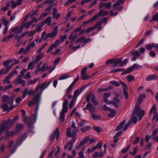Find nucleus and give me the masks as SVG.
<instances>
[{
    "label": "nucleus",
    "mask_w": 158,
    "mask_h": 158,
    "mask_svg": "<svg viewBox=\"0 0 158 158\" xmlns=\"http://www.w3.org/2000/svg\"><path fill=\"white\" fill-rule=\"evenodd\" d=\"M9 97L6 95H3L2 98V100L3 102H6L9 101Z\"/></svg>",
    "instance_id": "a19ab883"
},
{
    "label": "nucleus",
    "mask_w": 158,
    "mask_h": 158,
    "mask_svg": "<svg viewBox=\"0 0 158 158\" xmlns=\"http://www.w3.org/2000/svg\"><path fill=\"white\" fill-rule=\"evenodd\" d=\"M0 107L3 109L4 111L7 112L10 111L14 108V107L12 106H10V107H9L8 103L3 104Z\"/></svg>",
    "instance_id": "f8f14e48"
},
{
    "label": "nucleus",
    "mask_w": 158,
    "mask_h": 158,
    "mask_svg": "<svg viewBox=\"0 0 158 158\" xmlns=\"http://www.w3.org/2000/svg\"><path fill=\"white\" fill-rule=\"evenodd\" d=\"M134 79V77L131 75L127 76V79L128 82H130L133 80Z\"/></svg>",
    "instance_id": "680f3d73"
},
{
    "label": "nucleus",
    "mask_w": 158,
    "mask_h": 158,
    "mask_svg": "<svg viewBox=\"0 0 158 158\" xmlns=\"http://www.w3.org/2000/svg\"><path fill=\"white\" fill-rule=\"evenodd\" d=\"M77 139V137L76 136L73 137L71 139L70 141L68 142V145H73V143Z\"/></svg>",
    "instance_id": "de8ad7c7"
},
{
    "label": "nucleus",
    "mask_w": 158,
    "mask_h": 158,
    "mask_svg": "<svg viewBox=\"0 0 158 158\" xmlns=\"http://www.w3.org/2000/svg\"><path fill=\"white\" fill-rule=\"evenodd\" d=\"M23 30V27L22 26L14 27L12 28L10 32L11 34L9 35L4 37L2 40V41L4 42L5 41H9L10 39L14 36V35L11 34L12 33H14L15 34H19L21 33Z\"/></svg>",
    "instance_id": "7ed1b4c3"
},
{
    "label": "nucleus",
    "mask_w": 158,
    "mask_h": 158,
    "mask_svg": "<svg viewBox=\"0 0 158 158\" xmlns=\"http://www.w3.org/2000/svg\"><path fill=\"white\" fill-rule=\"evenodd\" d=\"M36 64L34 61H32L28 65V68L27 69V70H28L29 69H33L35 65V64Z\"/></svg>",
    "instance_id": "412c9836"
},
{
    "label": "nucleus",
    "mask_w": 158,
    "mask_h": 158,
    "mask_svg": "<svg viewBox=\"0 0 158 158\" xmlns=\"http://www.w3.org/2000/svg\"><path fill=\"white\" fill-rule=\"evenodd\" d=\"M124 2V0H119L117 2L115 3H114L113 6L114 8H115L119 6L121 4L123 3Z\"/></svg>",
    "instance_id": "a878e982"
},
{
    "label": "nucleus",
    "mask_w": 158,
    "mask_h": 158,
    "mask_svg": "<svg viewBox=\"0 0 158 158\" xmlns=\"http://www.w3.org/2000/svg\"><path fill=\"white\" fill-rule=\"evenodd\" d=\"M142 67V66L138 65L137 64H135L133 65L130 68L127 69V70L125 71V72L123 73V74H126L131 73L132 71L134 70L135 68L139 69Z\"/></svg>",
    "instance_id": "6e6552de"
},
{
    "label": "nucleus",
    "mask_w": 158,
    "mask_h": 158,
    "mask_svg": "<svg viewBox=\"0 0 158 158\" xmlns=\"http://www.w3.org/2000/svg\"><path fill=\"white\" fill-rule=\"evenodd\" d=\"M100 12L99 16H101L102 17H104L106 15L108 14V12L107 11H105L103 9H101L98 13H99Z\"/></svg>",
    "instance_id": "bb28decb"
},
{
    "label": "nucleus",
    "mask_w": 158,
    "mask_h": 158,
    "mask_svg": "<svg viewBox=\"0 0 158 158\" xmlns=\"http://www.w3.org/2000/svg\"><path fill=\"white\" fill-rule=\"evenodd\" d=\"M120 103L119 99L116 98H114L113 100L111 101L110 104L113 105L115 107L118 108Z\"/></svg>",
    "instance_id": "4468645a"
},
{
    "label": "nucleus",
    "mask_w": 158,
    "mask_h": 158,
    "mask_svg": "<svg viewBox=\"0 0 158 158\" xmlns=\"http://www.w3.org/2000/svg\"><path fill=\"white\" fill-rule=\"evenodd\" d=\"M68 111V107H63L62 110V111L60 113L62 114H65Z\"/></svg>",
    "instance_id": "e2e57ef3"
},
{
    "label": "nucleus",
    "mask_w": 158,
    "mask_h": 158,
    "mask_svg": "<svg viewBox=\"0 0 158 158\" xmlns=\"http://www.w3.org/2000/svg\"><path fill=\"white\" fill-rule=\"evenodd\" d=\"M60 14L57 13V10L56 8L54 7L53 9V12L52 13V16L53 19H56L58 20L60 16Z\"/></svg>",
    "instance_id": "ddd939ff"
},
{
    "label": "nucleus",
    "mask_w": 158,
    "mask_h": 158,
    "mask_svg": "<svg viewBox=\"0 0 158 158\" xmlns=\"http://www.w3.org/2000/svg\"><path fill=\"white\" fill-rule=\"evenodd\" d=\"M158 77L154 74H150L146 78L147 81H151L156 80L157 79Z\"/></svg>",
    "instance_id": "f3484780"
},
{
    "label": "nucleus",
    "mask_w": 158,
    "mask_h": 158,
    "mask_svg": "<svg viewBox=\"0 0 158 158\" xmlns=\"http://www.w3.org/2000/svg\"><path fill=\"white\" fill-rule=\"evenodd\" d=\"M52 19V18L51 17H48L42 22V24L44 25L45 23H47L48 26H49L51 24Z\"/></svg>",
    "instance_id": "6ab92c4d"
},
{
    "label": "nucleus",
    "mask_w": 158,
    "mask_h": 158,
    "mask_svg": "<svg viewBox=\"0 0 158 158\" xmlns=\"http://www.w3.org/2000/svg\"><path fill=\"white\" fill-rule=\"evenodd\" d=\"M48 64L46 63H44L42 65V67L41 69H36L35 71V73L36 74H37L40 71L42 72L46 71L48 68Z\"/></svg>",
    "instance_id": "9b49d317"
},
{
    "label": "nucleus",
    "mask_w": 158,
    "mask_h": 158,
    "mask_svg": "<svg viewBox=\"0 0 158 158\" xmlns=\"http://www.w3.org/2000/svg\"><path fill=\"white\" fill-rule=\"evenodd\" d=\"M123 93L124 95L125 96L126 99H127L128 97V94L126 88L123 87Z\"/></svg>",
    "instance_id": "a18cd8bd"
},
{
    "label": "nucleus",
    "mask_w": 158,
    "mask_h": 158,
    "mask_svg": "<svg viewBox=\"0 0 158 158\" xmlns=\"http://www.w3.org/2000/svg\"><path fill=\"white\" fill-rule=\"evenodd\" d=\"M100 13L101 12L99 13H98V14L95 15L90 19L89 20V22L92 23L94 22L97 20V19L100 17L99 14H100Z\"/></svg>",
    "instance_id": "b1692460"
},
{
    "label": "nucleus",
    "mask_w": 158,
    "mask_h": 158,
    "mask_svg": "<svg viewBox=\"0 0 158 158\" xmlns=\"http://www.w3.org/2000/svg\"><path fill=\"white\" fill-rule=\"evenodd\" d=\"M155 47V45L154 43L151 44H148L146 45L145 48L146 49L151 50L152 49Z\"/></svg>",
    "instance_id": "c85d7f7f"
},
{
    "label": "nucleus",
    "mask_w": 158,
    "mask_h": 158,
    "mask_svg": "<svg viewBox=\"0 0 158 158\" xmlns=\"http://www.w3.org/2000/svg\"><path fill=\"white\" fill-rule=\"evenodd\" d=\"M23 0H18L17 2H15L13 1L9 2L8 6L12 8H15L17 6L20 5Z\"/></svg>",
    "instance_id": "1a4fd4ad"
},
{
    "label": "nucleus",
    "mask_w": 158,
    "mask_h": 158,
    "mask_svg": "<svg viewBox=\"0 0 158 158\" xmlns=\"http://www.w3.org/2000/svg\"><path fill=\"white\" fill-rule=\"evenodd\" d=\"M110 84L117 87H118L120 85L119 83L115 81H110Z\"/></svg>",
    "instance_id": "58836bf2"
},
{
    "label": "nucleus",
    "mask_w": 158,
    "mask_h": 158,
    "mask_svg": "<svg viewBox=\"0 0 158 158\" xmlns=\"http://www.w3.org/2000/svg\"><path fill=\"white\" fill-rule=\"evenodd\" d=\"M87 106H88V110L92 113H96V111L95 110V108L93 105L91 103H88L87 104Z\"/></svg>",
    "instance_id": "a211bd4d"
},
{
    "label": "nucleus",
    "mask_w": 158,
    "mask_h": 158,
    "mask_svg": "<svg viewBox=\"0 0 158 158\" xmlns=\"http://www.w3.org/2000/svg\"><path fill=\"white\" fill-rule=\"evenodd\" d=\"M19 118V116H17L12 120L8 119L7 121L5 120L2 122L0 125V135H2L5 130L11 127L14 123Z\"/></svg>",
    "instance_id": "f03ea898"
},
{
    "label": "nucleus",
    "mask_w": 158,
    "mask_h": 158,
    "mask_svg": "<svg viewBox=\"0 0 158 158\" xmlns=\"http://www.w3.org/2000/svg\"><path fill=\"white\" fill-rule=\"evenodd\" d=\"M23 127V126L22 124H18L16 128V130L17 132H18L19 131L22 129Z\"/></svg>",
    "instance_id": "052dcab7"
},
{
    "label": "nucleus",
    "mask_w": 158,
    "mask_h": 158,
    "mask_svg": "<svg viewBox=\"0 0 158 158\" xmlns=\"http://www.w3.org/2000/svg\"><path fill=\"white\" fill-rule=\"evenodd\" d=\"M81 78L83 80H86L89 78L88 75L86 74H81Z\"/></svg>",
    "instance_id": "603ef678"
},
{
    "label": "nucleus",
    "mask_w": 158,
    "mask_h": 158,
    "mask_svg": "<svg viewBox=\"0 0 158 158\" xmlns=\"http://www.w3.org/2000/svg\"><path fill=\"white\" fill-rule=\"evenodd\" d=\"M91 101L94 104L95 106L98 105V103L96 99L95 96L94 94L92 96Z\"/></svg>",
    "instance_id": "cd10ccee"
},
{
    "label": "nucleus",
    "mask_w": 158,
    "mask_h": 158,
    "mask_svg": "<svg viewBox=\"0 0 158 158\" xmlns=\"http://www.w3.org/2000/svg\"><path fill=\"white\" fill-rule=\"evenodd\" d=\"M12 66L11 65L8 66H7L6 68H4L0 70V76L2 74H6L9 71L10 69L11 68Z\"/></svg>",
    "instance_id": "2eb2a0df"
},
{
    "label": "nucleus",
    "mask_w": 158,
    "mask_h": 158,
    "mask_svg": "<svg viewBox=\"0 0 158 158\" xmlns=\"http://www.w3.org/2000/svg\"><path fill=\"white\" fill-rule=\"evenodd\" d=\"M111 113L107 115L108 117L111 118L114 117L116 114V111L115 110H113V111L110 112Z\"/></svg>",
    "instance_id": "49530a36"
},
{
    "label": "nucleus",
    "mask_w": 158,
    "mask_h": 158,
    "mask_svg": "<svg viewBox=\"0 0 158 158\" xmlns=\"http://www.w3.org/2000/svg\"><path fill=\"white\" fill-rule=\"evenodd\" d=\"M28 90V89L26 88L25 89V91L24 92L22 91L21 93L23 94V98H24L26 96V95L27 94V91Z\"/></svg>",
    "instance_id": "0e129e2a"
},
{
    "label": "nucleus",
    "mask_w": 158,
    "mask_h": 158,
    "mask_svg": "<svg viewBox=\"0 0 158 158\" xmlns=\"http://www.w3.org/2000/svg\"><path fill=\"white\" fill-rule=\"evenodd\" d=\"M131 53L133 56L137 57H139L140 55V52L137 50L132 51Z\"/></svg>",
    "instance_id": "f704fd0d"
},
{
    "label": "nucleus",
    "mask_w": 158,
    "mask_h": 158,
    "mask_svg": "<svg viewBox=\"0 0 158 158\" xmlns=\"http://www.w3.org/2000/svg\"><path fill=\"white\" fill-rule=\"evenodd\" d=\"M2 24L6 26H8L9 22L7 21L5 18H3L2 19Z\"/></svg>",
    "instance_id": "69168bd1"
},
{
    "label": "nucleus",
    "mask_w": 158,
    "mask_h": 158,
    "mask_svg": "<svg viewBox=\"0 0 158 158\" xmlns=\"http://www.w3.org/2000/svg\"><path fill=\"white\" fill-rule=\"evenodd\" d=\"M94 129L98 132H100L102 131V128L100 127H94Z\"/></svg>",
    "instance_id": "774afa93"
},
{
    "label": "nucleus",
    "mask_w": 158,
    "mask_h": 158,
    "mask_svg": "<svg viewBox=\"0 0 158 158\" xmlns=\"http://www.w3.org/2000/svg\"><path fill=\"white\" fill-rule=\"evenodd\" d=\"M157 113L156 111V105H154L151 108L150 112V115L152 113L156 114Z\"/></svg>",
    "instance_id": "72a5a7b5"
},
{
    "label": "nucleus",
    "mask_w": 158,
    "mask_h": 158,
    "mask_svg": "<svg viewBox=\"0 0 158 158\" xmlns=\"http://www.w3.org/2000/svg\"><path fill=\"white\" fill-rule=\"evenodd\" d=\"M52 81H50L48 82L46 81L44 82L41 85H40V88L42 89V90L40 93H42L43 91L51 83Z\"/></svg>",
    "instance_id": "dca6fc26"
},
{
    "label": "nucleus",
    "mask_w": 158,
    "mask_h": 158,
    "mask_svg": "<svg viewBox=\"0 0 158 158\" xmlns=\"http://www.w3.org/2000/svg\"><path fill=\"white\" fill-rule=\"evenodd\" d=\"M41 93L37 94L35 97L33 98L32 100L29 102V106L31 107L35 104L36 103L39 102L41 97Z\"/></svg>",
    "instance_id": "39448f33"
},
{
    "label": "nucleus",
    "mask_w": 158,
    "mask_h": 158,
    "mask_svg": "<svg viewBox=\"0 0 158 158\" xmlns=\"http://www.w3.org/2000/svg\"><path fill=\"white\" fill-rule=\"evenodd\" d=\"M73 44H71L69 46V48L73 50H77V49L79 48L81 45L80 44H79L78 46H73Z\"/></svg>",
    "instance_id": "7c9ffc66"
},
{
    "label": "nucleus",
    "mask_w": 158,
    "mask_h": 158,
    "mask_svg": "<svg viewBox=\"0 0 158 158\" xmlns=\"http://www.w3.org/2000/svg\"><path fill=\"white\" fill-rule=\"evenodd\" d=\"M17 71L16 70L14 69L13 72L10 73L6 77L5 79L3 81L6 84H10L11 82L10 80V79L14 75L17 74Z\"/></svg>",
    "instance_id": "0eeeda50"
},
{
    "label": "nucleus",
    "mask_w": 158,
    "mask_h": 158,
    "mask_svg": "<svg viewBox=\"0 0 158 158\" xmlns=\"http://www.w3.org/2000/svg\"><path fill=\"white\" fill-rule=\"evenodd\" d=\"M65 114L60 113V123H61L63 122L65 119L64 118Z\"/></svg>",
    "instance_id": "79ce46f5"
},
{
    "label": "nucleus",
    "mask_w": 158,
    "mask_h": 158,
    "mask_svg": "<svg viewBox=\"0 0 158 158\" xmlns=\"http://www.w3.org/2000/svg\"><path fill=\"white\" fill-rule=\"evenodd\" d=\"M57 34V32L52 31L51 32L47 34V37L49 38H53L56 37Z\"/></svg>",
    "instance_id": "5701e85b"
},
{
    "label": "nucleus",
    "mask_w": 158,
    "mask_h": 158,
    "mask_svg": "<svg viewBox=\"0 0 158 158\" xmlns=\"http://www.w3.org/2000/svg\"><path fill=\"white\" fill-rule=\"evenodd\" d=\"M74 33L73 32L70 35L69 37V39L70 40H71V41H73L76 38L77 35V34H76L74 35Z\"/></svg>",
    "instance_id": "2f4dec72"
},
{
    "label": "nucleus",
    "mask_w": 158,
    "mask_h": 158,
    "mask_svg": "<svg viewBox=\"0 0 158 158\" xmlns=\"http://www.w3.org/2000/svg\"><path fill=\"white\" fill-rule=\"evenodd\" d=\"M69 77L70 76L69 75L65 74L61 76L59 79L60 80L65 79Z\"/></svg>",
    "instance_id": "6e6d98bb"
},
{
    "label": "nucleus",
    "mask_w": 158,
    "mask_h": 158,
    "mask_svg": "<svg viewBox=\"0 0 158 158\" xmlns=\"http://www.w3.org/2000/svg\"><path fill=\"white\" fill-rule=\"evenodd\" d=\"M128 61V60L127 59H125L123 61L121 60V62L120 64V66H123L126 64Z\"/></svg>",
    "instance_id": "13d9d810"
},
{
    "label": "nucleus",
    "mask_w": 158,
    "mask_h": 158,
    "mask_svg": "<svg viewBox=\"0 0 158 158\" xmlns=\"http://www.w3.org/2000/svg\"><path fill=\"white\" fill-rule=\"evenodd\" d=\"M56 135V139H57L59 138V131L58 128H56L53 132L51 134L50 137V140L52 141L53 140L55 139Z\"/></svg>",
    "instance_id": "9d476101"
},
{
    "label": "nucleus",
    "mask_w": 158,
    "mask_h": 158,
    "mask_svg": "<svg viewBox=\"0 0 158 158\" xmlns=\"http://www.w3.org/2000/svg\"><path fill=\"white\" fill-rule=\"evenodd\" d=\"M48 38L47 37L46 32L45 31H43L42 33L41 39L39 40L40 43H41L43 41H45Z\"/></svg>",
    "instance_id": "aec40b11"
},
{
    "label": "nucleus",
    "mask_w": 158,
    "mask_h": 158,
    "mask_svg": "<svg viewBox=\"0 0 158 158\" xmlns=\"http://www.w3.org/2000/svg\"><path fill=\"white\" fill-rule=\"evenodd\" d=\"M89 138L88 137H86L81 142L82 144L84 145L85 143H87L89 140Z\"/></svg>",
    "instance_id": "338daca9"
},
{
    "label": "nucleus",
    "mask_w": 158,
    "mask_h": 158,
    "mask_svg": "<svg viewBox=\"0 0 158 158\" xmlns=\"http://www.w3.org/2000/svg\"><path fill=\"white\" fill-rule=\"evenodd\" d=\"M125 120H124L119 125H118V126L116 129L117 131H119L121 129V128H122V127L125 123Z\"/></svg>",
    "instance_id": "37998d69"
},
{
    "label": "nucleus",
    "mask_w": 158,
    "mask_h": 158,
    "mask_svg": "<svg viewBox=\"0 0 158 158\" xmlns=\"http://www.w3.org/2000/svg\"><path fill=\"white\" fill-rule=\"evenodd\" d=\"M146 97V95L145 94H142L140 95L135 109L133 111V114L134 115L135 114H137V115L139 117V120L141 119L144 114V111H143L142 109L139 107L140 104L142 102L144 99Z\"/></svg>",
    "instance_id": "f257e3e1"
},
{
    "label": "nucleus",
    "mask_w": 158,
    "mask_h": 158,
    "mask_svg": "<svg viewBox=\"0 0 158 158\" xmlns=\"http://www.w3.org/2000/svg\"><path fill=\"white\" fill-rule=\"evenodd\" d=\"M56 48V46L54 45L53 44H52L51 46L49 47L47 51V53H48L52 51L53 48Z\"/></svg>",
    "instance_id": "5fc2aeb1"
},
{
    "label": "nucleus",
    "mask_w": 158,
    "mask_h": 158,
    "mask_svg": "<svg viewBox=\"0 0 158 158\" xmlns=\"http://www.w3.org/2000/svg\"><path fill=\"white\" fill-rule=\"evenodd\" d=\"M74 85L72 84V83L71 84L69 85V86L68 87V88L66 90V94L65 95V96H66L71 91L72 89V88L74 86Z\"/></svg>",
    "instance_id": "473e14b6"
},
{
    "label": "nucleus",
    "mask_w": 158,
    "mask_h": 158,
    "mask_svg": "<svg viewBox=\"0 0 158 158\" xmlns=\"http://www.w3.org/2000/svg\"><path fill=\"white\" fill-rule=\"evenodd\" d=\"M92 114L91 116L92 118L95 120L99 119L100 118L101 116L99 115H97L93 113H92Z\"/></svg>",
    "instance_id": "09e8293b"
},
{
    "label": "nucleus",
    "mask_w": 158,
    "mask_h": 158,
    "mask_svg": "<svg viewBox=\"0 0 158 158\" xmlns=\"http://www.w3.org/2000/svg\"><path fill=\"white\" fill-rule=\"evenodd\" d=\"M44 54L43 53H41L40 54L38 55L35 60L34 61L35 63H36L38 62L43 57Z\"/></svg>",
    "instance_id": "4be33fe9"
},
{
    "label": "nucleus",
    "mask_w": 158,
    "mask_h": 158,
    "mask_svg": "<svg viewBox=\"0 0 158 158\" xmlns=\"http://www.w3.org/2000/svg\"><path fill=\"white\" fill-rule=\"evenodd\" d=\"M78 130L76 129H73L72 128L68 127L66 131V136L68 137L76 136Z\"/></svg>",
    "instance_id": "20e7f679"
},
{
    "label": "nucleus",
    "mask_w": 158,
    "mask_h": 158,
    "mask_svg": "<svg viewBox=\"0 0 158 158\" xmlns=\"http://www.w3.org/2000/svg\"><path fill=\"white\" fill-rule=\"evenodd\" d=\"M86 123V121L82 120L81 122L79 123L78 125L79 127H82L85 125Z\"/></svg>",
    "instance_id": "864d4df0"
},
{
    "label": "nucleus",
    "mask_w": 158,
    "mask_h": 158,
    "mask_svg": "<svg viewBox=\"0 0 158 158\" xmlns=\"http://www.w3.org/2000/svg\"><path fill=\"white\" fill-rule=\"evenodd\" d=\"M122 58L117 59H113V64H119V66H120V64L121 62V60H122Z\"/></svg>",
    "instance_id": "c9c22d12"
},
{
    "label": "nucleus",
    "mask_w": 158,
    "mask_h": 158,
    "mask_svg": "<svg viewBox=\"0 0 158 158\" xmlns=\"http://www.w3.org/2000/svg\"><path fill=\"white\" fill-rule=\"evenodd\" d=\"M39 78H37L34 79L33 80H31L27 83V85H33L35 84L38 80Z\"/></svg>",
    "instance_id": "4c0bfd02"
},
{
    "label": "nucleus",
    "mask_w": 158,
    "mask_h": 158,
    "mask_svg": "<svg viewBox=\"0 0 158 158\" xmlns=\"http://www.w3.org/2000/svg\"><path fill=\"white\" fill-rule=\"evenodd\" d=\"M35 45V43L34 42H32L31 43L29 44L27 47V49L28 50H30L31 48L34 47Z\"/></svg>",
    "instance_id": "ea45409f"
},
{
    "label": "nucleus",
    "mask_w": 158,
    "mask_h": 158,
    "mask_svg": "<svg viewBox=\"0 0 158 158\" xmlns=\"http://www.w3.org/2000/svg\"><path fill=\"white\" fill-rule=\"evenodd\" d=\"M16 134V132L14 131L11 132L7 131L6 133V137L7 138L11 137Z\"/></svg>",
    "instance_id": "393cba45"
},
{
    "label": "nucleus",
    "mask_w": 158,
    "mask_h": 158,
    "mask_svg": "<svg viewBox=\"0 0 158 158\" xmlns=\"http://www.w3.org/2000/svg\"><path fill=\"white\" fill-rule=\"evenodd\" d=\"M103 109L105 110L109 111L110 112L113 111V109L108 107L106 105H104L102 106Z\"/></svg>",
    "instance_id": "bf43d9fd"
},
{
    "label": "nucleus",
    "mask_w": 158,
    "mask_h": 158,
    "mask_svg": "<svg viewBox=\"0 0 158 158\" xmlns=\"http://www.w3.org/2000/svg\"><path fill=\"white\" fill-rule=\"evenodd\" d=\"M90 128V126H87L81 128V130L83 132H85L88 131Z\"/></svg>",
    "instance_id": "8fccbe9b"
},
{
    "label": "nucleus",
    "mask_w": 158,
    "mask_h": 158,
    "mask_svg": "<svg viewBox=\"0 0 158 158\" xmlns=\"http://www.w3.org/2000/svg\"><path fill=\"white\" fill-rule=\"evenodd\" d=\"M76 99H74V98H73V99L71 101V102H70L69 105V108L70 109H71L73 108V105L74 104V102H75V101Z\"/></svg>",
    "instance_id": "3c124183"
},
{
    "label": "nucleus",
    "mask_w": 158,
    "mask_h": 158,
    "mask_svg": "<svg viewBox=\"0 0 158 158\" xmlns=\"http://www.w3.org/2000/svg\"><path fill=\"white\" fill-rule=\"evenodd\" d=\"M21 76H19L18 77L15 79L14 82L15 84H22L23 87L25 86L26 81L22 79Z\"/></svg>",
    "instance_id": "423d86ee"
},
{
    "label": "nucleus",
    "mask_w": 158,
    "mask_h": 158,
    "mask_svg": "<svg viewBox=\"0 0 158 158\" xmlns=\"http://www.w3.org/2000/svg\"><path fill=\"white\" fill-rule=\"evenodd\" d=\"M85 39V36H83L79 38L75 42V44H77L78 43L81 42H83L84 39Z\"/></svg>",
    "instance_id": "4d7b16f0"
},
{
    "label": "nucleus",
    "mask_w": 158,
    "mask_h": 158,
    "mask_svg": "<svg viewBox=\"0 0 158 158\" xmlns=\"http://www.w3.org/2000/svg\"><path fill=\"white\" fill-rule=\"evenodd\" d=\"M137 118L136 117L132 116L130 121L129 122L131 123H133L134 124L137 123Z\"/></svg>",
    "instance_id": "c03bdc74"
},
{
    "label": "nucleus",
    "mask_w": 158,
    "mask_h": 158,
    "mask_svg": "<svg viewBox=\"0 0 158 158\" xmlns=\"http://www.w3.org/2000/svg\"><path fill=\"white\" fill-rule=\"evenodd\" d=\"M53 6L52 5H49V6L45 10V12H47L49 15H50L51 14V10Z\"/></svg>",
    "instance_id": "c756f323"
},
{
    "label": "nucleus",
    "mask_w": 158,
    "mask_h": 158,
    "mask_svg": "<svg viewBox=\"0 0 158 158\" xmlns=\"http://www.w3.org/2000/svg\"><path fill=\"white\" fill-rule=\"evenodd\" d=\"M32 24H31V23L30 21L28 22H27V23H24L23 26H22L23 27L25 28V29H29L30 26Z\"/></svg>",
    "instance_id": "e433bc0d"
}]
</instances>
